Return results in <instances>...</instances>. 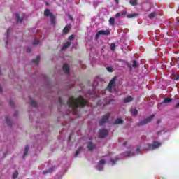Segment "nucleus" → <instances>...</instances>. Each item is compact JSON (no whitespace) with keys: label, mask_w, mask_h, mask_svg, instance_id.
<instances>
[{"label":"nucleus","mask_w":179,"mask_h":179,"mask_svg":"<svg viewBox=\"0 0 179 179\" xmlns=\"http://www.w3.org/2000/svg\"><path fill=\"white\" fill-rule=\"evenodd\" d=\"M160 146H162V143L159 141H153L152 144H145L143 150H155V149H157V148H160Z\"/></svg>","instance_id":"nucleus-2"},{"label":"nucleus","mask_w":179,"mask_h":179,"mask_svg":"<svg viewBox=\"0 0 179 179\" xmlns=\"http://www.w3.org/2000/svg\"><path fill=\"white\" fill-rule=\"evenodd\" d=\"M55 17L53 15V14H50V22L52 26H55L56 20Z\"/></svg>","instance_id":"nucleus-17"},{"label":"nucleus","mask_w":179,"mask_h":179,"mask_svg":"<svg viewBox=\"0 0 179 179\" xmlns=\"http://www.w3.org/2000/svg\"><path fill=\"white\" fill-rule=\"evenodd\" d=\"M0 75H1V69H0Z\"/></svg>","instance_id":"nucleus-56"},{"label":"nucleus","mask_w":179,"mask_h":179,"mask_svg":"<svg viewBox=\"0 0 179 179\" xmlns=\"http://www.w3.org/2000/svg\"><path fill=\"white\" fill-rule=\"evenodd\" d=\"M6 122L7 125H9L10 127L12 126V122H10V120H9L8 116H6Z\"/></svg>","instance_id":"nucleus-27"},{"label":"nucleus","mask_w":179,"mask_h":179,"mask_svg":"<svg viewBox=\"0 0 179 179\" xmlns=\"http://www.w3.org/2000/svg\"><path fill=\"white\" fill-rule=\"evenodd\" d=\"M136 16H138V13H132L127 15V19H132V17H135Z\"/></svg>","instance_id":"nucleus-24"},{"label":"nucleus","mask_w":179,"mask_h":179,"mask_svg":"<svg viewBox=\"0 0 179 179\" xmlns=\"http://www.w3.org/2000/svg\"><path fill=\"white\" fill-rule=\"evenodd\" d=\"M87 100L85 99L82 96L78 98L71 96L67 101V104L71 108L73 114H78V108H83V107L87 106Z\"/></svg>","instance_id":"nucleus-1"},{"label":"nucleus","mask_w":179,"mask_h":179,"mask_svg":"<svg viewBox=\"0 0 179 179\" xmlns=\"http://www.w3.org/2000/svg\"><path fill=\"white\" fill-rule=\"evenodd\" d=\"M15 17H16L17 23H22V22H23V20L24 19V15H22V17H20V16L19 15V13H16Z\"/></svg>","instance_id":"nucleus-8"},{"label":"nucleus","mask_w":179,"mask_h":179,"mask_svg":"<svg viewBox=\"0 0 179 179\" xmlns=\"http://www.w3.org/2000/svg\"><path fill=\"white\" fill-rule=\"evenodd\" d=\"M109 23H110V24H111L112 26H113V24H115V19L114 18V17H110V19H109Z\"/></svg>","instance_id":"nucleus-25"},{"label":"nucleus","mask_w":179,"mask_h":179,"mask_svg":"<svg viewBox=\"0 0 179 179\" xmlns=\"http://www.w3.org/2000/svg\"><path fill=\"white\" fill-rule=\"evenodd\" d=\"M154 118H155V115H151L148 117L144 119L143 120H141L139 123V125L141 126L146 125V124H149V122H151Z\"/></svg>","instance_id":"nucleus-3"},{"label":"nucleus","mask_w":179,"mask_h":179,"mask_svg":"<svg viewBox=\"0 0 179 179\" xmlns=\"http://www.w3.org/2000/svg\"><path fill=\"white\" fill-rule=\"evenodd\" d=\"M157 124H160V120H157Z\"/></svg>","instance_id":"nucleus-52"},{"label":"nucleus","mask_w":179,"mask_h":179,"mask_svg":"<svg viewBox=\"0 0 179 179\" xmlns=\"http://www.w3.org/2000/svg\"><path fill=\"white\" fill-rule=\"evenodd\" d=\"M134 100V98L132 96H127L126 98L124 99L123 100V103H131V101H132Z\"/></svg>","instance_id":"nucleus-12"},{"label":"nucleus","mask_w":179,"mask_h":179,"mask_svg":"<svg viewBox=\"0 0 179 179\" xmlns=\"http://www.w3.org/2000/svg\"><path fill=\"white\" fill-rule=\"evenodd\" d=\"M171 101H173V99L166 97L163 100L162 103L167 104L168 103H171Z\"/></svg>","instance_id":"nucleus-18"},{"label":"nucleus","mask_w":179,"mask_h":179,"mask_svg":"<svg viewBox=\"0 0 179 179\" xmlns=\"http://www.w3.org/2000/svg\"><path fill=\"white\" fill-rule=\"evenodd\" d=\"M123 155L126 157H129L131 156H134V152H132V151H126L123 153Z\"/></svg>","instance_id":"nucleus-15"},{"label":"nucleus","mask_w":179,"mask_h":179,"mask_svg":"<svg viewBox=\"0 0 179 179\" xmlns=\"http://www.w3.org/2000/svg\"><path fill=\"white\" fill-rule=\"evenodd\" d=\"M124 120L121 118H117L115 120V121L113 122L114 125H118L119 124H123Z\"/></svg>","instance_id":"nucleus-14"},{"label":"nucleus","mask_w":179,"mask_h":179,"mask_svg":"<svg viewBox=\"0 0 179 179\" xmlns=\"http://www.w3.org/2000/svg\"><path fill=\"white\" fill-rule=\"evenodd\" d=\"M117 80V77L115 76L109 82L108 85V89L110 93H113V87H115V81Z\"/></svg>","instance_id":"nucleus-4"},{"label":"nucleus","mask_w":179,"mask_h":179,"mask_svg":"<svg viewBox=\"0 0 179 179\" xmlns=\"http://www.w3.org/2000/svg\"><path fill=\"white\" fill-rule=\"evenodd\" d=\"M129 3L132 6H136V5H138V0H130Z\"/></svg>","instance_id":"nucleus-21"},{"label":"nucleus","mask_w":179,"mask_h":179,"mask_svg":"<svg viewBox=\"0 0 179 179\" xmlns=\"http://www.w3.org/2000/svg\"><path fill=\"white\" fill-rule=\"evenodd\" d=\"M9 33H10V29H7V38H9Z\"/></svg>","instance_id":"nucleus-41"},{"label":"nucleus","mask_w":179,"mask_h":179,"mask_svg":"<svg viewBox=\"0 0 179 179\" xmlns=\"http://www.w3.org/2000/svg\"><path fill=\"white\" fill-rule=\"evenodd\" d=\"M107 71H108V72H113V68L111 67H107Z\"/></svg>","instance_id":"nucleus-40"},{"label":"nucleus","mask_w":179,"mask_h":179,"mask_svg":"<svg viewBox=\"0 0 179 179\" xmlns=\"http://www.w3.org/2000/svg\"><path fill=\"white\" fill-rule=\"evenodd\" d=\"M115 2L116 3L117 5H118V0H115Z\"/></svg>","instance_id":"nucleus-50"},{"label":"nucleus","mask_w":179,"mask_h":179,"mask_svg":"<svg viewBox=\"0 0 179 179\" xmlns=\"http://www.w3.org/2000/svg\"><path fill=\"white\" fill-rule=\"evenodd\" d=\"M99 34H101V36H108L110 34V30H100Z\"/></svg>","instance_id":"nucleus-11"},{"label":"nucleus","mask_w":179,"mask_h":179,"mask_svg":"<svg viewBox=\"0 0 179 179\" xmlns=\"http://www.w3.org/2000/svg\"><path fill=\"white\" fill-rule=\"evenodd\" d=\"M16 115H17V112H16L15 113H14V117H16Z\"/></svg>","instance_id":"nucleus-51"},{"label":"nucleus","mask_w":179,"mask_h":179,"mask_svg":"<svg viewBox=\"0 0 179 179\" xmlns=\"http://www.w3.org/2000/svg\"><path fill=\"white\" fill-rule=\"evenodd\" d=\"M100 36H101V34H100V31H99L97 32V34H96L95 37H96V38H99V37H100Z\"/></svg>","instance_id":"nucleus-38"},{"label":"nucleus","mask_w":179,"mask_h":179,"mask_svg":"<svg viewBox=\"0 0 179 179\" xmlns=\"http://www.w3.org/2000/svg\"><path fill=\"white\" fill-rule=\"evenodd\" d=\"M30 105L32 106V107H37V103L34 101V100H31Z\"/></svg>","instance_id":"nucleus-31"},{"label":"nucleus","mask_w":179,"mask_h":179,"mask_svg":"<svg viewBox=\"0 0 179 179\" xmlns=\"http://www.w3.org/2000/svg\"><path fill=\"white\" fill-rule=\"evenodd\" d=\"M127 66H129V68H131V65H129V64H127Z\"/></svg>","instance_id":"nucleus-54"},{"label":"nucleus","mask_w":179,"mask_h":179,"mask_svg":"<svg viewBox=\"0 0 179 179\" xmlns=\"http://www.w3.org/2000/svg\"><path fill=\"white\" fill-rule=\"evenodd\" d=\"M71 136H69V141H71Z\"/></svg>","instance_id":"nucleus-53"},{"label":"nucleus","mask_w":179,"mask_h":179,"mask_svg":"<svg viewBox=\"0 0 179 179\" xmlns=\"http://www.w3.org/2000/svg\"><path fill=\"white\" fill-rule=\"evenodd\" d=\"M10 107H15V103H13V101L10 100Z\"/></svg>","instance_id":"nucleus-37"},{"label":"nucleus","mask_w":179,"mask_h":179,"mask_svg":"<svg viewBox=\"0 0 179 179\" xmlns=\"http://www.w3.org/2000/svg\"><path fill=\"white\" fill-rule=\"evenodd\" d=\"M38 43H39V41L36 39L34 41L33 44H34V45H37V44H38Z\"/></svg>","instance_id":"nucleus-36"},{"label":"nucleus","mask_w":179,"mask_h":179,"mask_svg":"<svg viewBox=\"0 0 179 179\" xmlns=\"http://www.w3.org/2000/svg\"><path fill=\"white\" fill-rule=\"evenodd\" d=\"M104 164H106V160L101 159L98 163V166L96 167L97 170H99V171H101V170L104 169Z\"/></svg>","instance_id":"nucleus-7"},{"label":"nucleus","mask_w":179,"mask_h":179,"mask_svg":"<svg viewBox=\"0 0 179 179\" xmlns=\"http://www.w3.org/2000/svg\"><path fill=\"white\" fill-rule=\"evenodd\" d=\"M110 119V113H107L102 117V119L99 122V125L101 127L104 125L107 121Z\"/></svg>","instance_id":"nucleus-6"},{"label":"nucleus","mask_w":179,"mask_h":179,"mask_svg":"<svg viewBox=\"0 0 179 179\" xmlns=\"http://www.w3.org/2000/svg\"><path fill=\"white\" fill-rule=\"evenodd\" d=\"M114 102V99H110L106 104H103V106H107V104H111V103Z\"/></svg>","instance_id":"nucleus-34"},{"label":"nucleus","mask_w":179,"mask_h":179,"mask_svg":"<svg viewBox=\"0 0 179 179\" xmlns=\"http://www.w3.org/2000/svg\"><path fill=\"white\" fill-rule=\"evenodd\" d=\"M79 153H80V149H78L76 152L75 156H78V155H79Z\"/></svg>","instance_id":"nucleus-39"},{"label":"nucleus","mask_w":179,"mask_h":179,"mask_svg":"<svg viewBox=\"0 0 179 179\" xmlns=\"http://www.w3.org/2000/svg\"><path fill=\"white\" fill-rule=\"evenodd\" d=\"M69 30H71V27L69 25H66L64 29H63V33L64 34H68L69 33Z\"/></svg>","instance_id":"nucleus-13"},{"label":"nucleus","mask_w":179,"mask_h":179,"mask_svg":"<svg viewBox=\"0 0 179 179\" xmlns=\"http://www.w3.org/2000/svg\"><path fill=\"white\" fill-rule=\"evenodd\" d=\"M33 62L36 64V65H38V62H40V56H36V59H34Z\"/></svg>","instance_id":"nucleus-23"},{"label":"nucleus","mask_w":179,"mask_h":179,"mask_svg":"<svg viewBox=\"0 0 179 179\" xmlns=\"http://www.w3.org/2000/svg\"><path fill=\"white\" fill-rule=\"evenodd\" d=\"M149 19H154V17H156V13H151L148 15Z\"/></svg>","instance_id":"nucleus-30"},{"label":"nucleus","mask_w":179,"mask_h":179,"mask_svg":"<svg viewBox=\"0 0 179 179\" xmlns=\"http://www.w3.org/2000/svg\"><path fill=\"white\" fill-rule=\"evenodd\" d=\"M19 176V172L17 171H15L13 173V179H16L17 178V177Z\"/></svg>","instance_id":"nucleus-28"},{"label":"nucleus","mask_w":179,"mask_h":179,"mask_svg":"<svg viewBox=\"0 0 179 179\" xmlns=\"http://www.w3.org/2000/svg\"><path fill=\"white\" fill-rule=\"evenodd\" d=\"M63 71L66 75L69 74V66L66 64L63 65Z\"/></svg>","instance_id":"nucleus-10"},{"label":"nucleus","mask_w":179,"mask_h":179,"mask_svg":"<svg viewBox=\"0 0 179 179\" xmlns=\"http://www.w3.org/2000/svg\"><path fill=\"white\" fill-rule=\"evenodd\" d=\"M27 52H31V49L30 48H27Z\"/></svg>","instance_id":"nucleus-43"},{"label":"nucleus","mask_w":179,"mask_h":179,"mask_svg":"<svg viewBox=\"0 0 179 179\" xmlns=\"http://www.w3.org/2000/svg\"><path fill=\"white\" fill-rule=\"evenodd\" d=\"M120 16H121V13H117L116 14V17H117V19H118V17H120Z\"/></svg>","instance_id":"nucleus-45"},{"label":"nucleus","mask_w":179,"mask_h":179,"mask_svg":"<svg viewBox=\"0 0 179 179\" xmlns=\"http://www.w3.org/2000/svg\"><path fill=\"white\" fill-rule=\"evenodd\" d=\"M122 16H125L127 15V10H124L121 13Z\"/></svg>","instance_id":"nucleus-35"},{"label":"nucleus","mask_w":179,"mask_h":179,"mask_svg":"<svg viewBox=\"0 0 179 179\" xmlns=\"http://www.w3.org/2000/svg\"><path fill=\"white\" fill-rule=\"evenodd\" d=\"M69 17H70V19L72 20V16H70Z\"/></svg>","instance_id":"nucleus-55"},{"label":"nucleus","mask_w":179,"mask_h":179,"mask_svg":"<svg viewBox=\"0 0 179 179\" xmlns=\"http://www.w3.org/2000/svg\"><path fill=\"white\" fill-rule=\"evenodd\" d=\"M120 160V158L118 157H116L115 159H110V162L112 163V166H114V164H116L117 162Z\"/></svg>","instance_id":"nucleus-22"},{"label":"nucleus","mask_w":179,"mask_h":179,"mask_svg":"<svg viewBox=\"0 0 179 179\" xmlns=\"http://www.w3.org/2000/svg\"><path fill=\"white\" fill-rule=\"evenodd\" d=\"M55 169V166H52L49 169V170L44 171L42 174L45 175V174H50V173H52V171Z\"/></svg>","instance_id":"nucleus-16"},{"label":"nucleus","mask_w":179,"mask_h":179,"mask_svg":"<svg viewBox=\"0 0 179 179\" xmlns=\"http://www.w3.org/2000/svg\"><path fill=\"white\" fill-rule=\"evenodd\" d=\"M162 132H163V130H160L157 133V135H160V134H162Z\"/></svg>","instance_id":"nucleus-46"},{"label":"nucleus","mask_w":179,"mask_h":179,"mask_svg":"<svg viewBox=\"0 0 179 179\" xmlns=\"http://www.w3.org/2000/svg\"><path fill=\"white\" fill-rule=\"evenodd\" d=\"M51 15H52V13H51V12L50 11L49 9L45 10V11H44V16H45L46 17L50 16V17Z\"/></svg>","instance_id":"nucleus-20"},{"label":"nucleus","mask_w":179,"mask_h":179,"mask_svg":"<svg viewBox=\"0 0 179 179\" xmlns=\"http://www.w3.org/2000/svg\"><path fill=\"white\" fill-rule=\"evenodd\" d=\"M29 149H30V147L29 145H27L25 147V149H24V155H23V159H24V157H26V156H27V154L29 153Z\"/></svg>","instance_id":"nucleus-19"},{"label":"nucleus","mask_w":179,"mask_h":179,"mask_svg":"<svg viewBox=\"0 0 179 179\" xmlns=\"http://www.w3.org/2000/svg\"><path fill=\"white\" fill-rule=\"evenodd\" d=\"M59 103L61 106H62V99L61 98H59Z\"/></svg>","instance_id":"nucleus-44"},{"label":"nucleus","mask_w":179,"mask_h":179,"mask_svg":"<svg viewBox=\"0 0 179 179\" xmlns=\"http://www.w3.org/2000/svg\"><path fill=\"white\" fill-rule=\"evenodd\" d=\"M133 68H138V62L136 60H133Z\"/></svg>","instance_id":"nucleus-32"},{"label":"nucleus","mask_w":179,"mask_h":179,"mask_svg":"<svg viewBox=\"0 0 179 179\" xmlns=\"http://www.w3.org/2000/svg\"><path fill=\"white\" fill-rule=\"evenodd\" d=\"M136 152H141V148H137V149H136Z\"/></svg>","instance_id":"nucleus-49"},{"label":"nucleus","mask_w":179,"mask_h":179,"mask_svg":"<svg viewBox=\"0 0 179 179\" xmlns=\"http://www.w3.org/2000/svg\"><path fill=\"white\" fill-rule=\"evenodd\" d=\"M175 108H179V102L175 106Z\"/></svg>","instance_id":"nucleus-47"},{"label":"nucleus","mask_w":179,"mask_h":179,"mask_svg":"<svg viewBox=\"0 0 179 179\" xmlns=\"http://www.w3.org/2000/svg\"><path fill=\"white\" fill-rule=\"evenodd\" d=\"M131 113L133 115H138V110L136 108L131 109Z\"/></svg>","instance_id":"nucleus-29"},{"label":"nucleus","mask_w":179,"mask_h":179,"mask_svg":"<svg viewBox=\"0 0 179 179\" xmlns=\"http://www.w3.org/2000/svg\"><path fill=\"white\" fill-rule=\"evenodd\" d=\"M108 135V130L106 129H101L99 130V138L103 139Z\"/></svg>","instance_id":"nucleus-5"},{"label":"nucleus","mask_w":179,"mask_h":179,"mask_svg":"<svg viewBox=\"0 0 179 179\" xmlns=\"http://www.w3.org/2000/svg\"><path fill=\"white\" fill-rule=\"evenodd\" d=\"M87 149L90 151H92L94 149H96V144H93V143H92L91 141H89L87 145Z\"/></svg>","instance_id":"nucleus-9"},{"label":"nucleus","mask_w":179,"mask_h":179,"mask_svg":"<svg viewBox=\"0 0 179 179\" xmlns=\"http://www.w3.org/2000/svg\"><path fill=\"white\" fill-rule=\"evenodd\" d=\"M128 142L127 141H125L123 143V146H125L126 145H127Z\"/></svg>","instance_id":"nucleus-48"},{"label":"nucleus","mask_w":179,"mask_h":179,"mask_svg":"<svg viewBox=\"0 0 179 179\" xmlns=\"http://www.w3.org/2000/svg\"><path fill=\"white\" fill-rule=\"evenodd\" d=\"M110 50L111 51H115V43L110 44Z\"/></svg>","instance_id":"nucleus-33"},{"label":"nucleus","mask_w":179,"mask_h":179,"mask_svg":"<svg viewBox=\"0 0 179 179\" xmlns=\"http://www.w3.org/2000/svg\"><path fill=\"white\" fill-rule=\"evenodd\" d=\"M73 38H75V36H73V35H71V36L69 37V40H73Z\"/></svg>","instance_id":"nucleus-42"},{"label":"nucleus","mask_w":179,"mask_h":179,"mask_svg":"<svg viewBox=\"0 0 179 179\" xmlns=\"http://www.w3.org/2000/svg\"><path fill=\"white\" fill-rule=\"evenodd\" d=\"M69 47H71V42L69 41L66 42L63 45V48H69Z\"/></svg>","instance_id":"nucleus-26"}]
</instances>
